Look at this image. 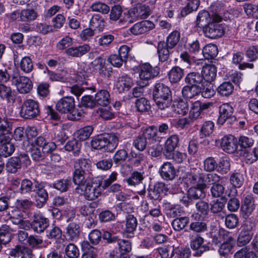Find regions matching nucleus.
Listing matches in <instances>:
<instances>
[{
  "label": "nucleus",
  "instance_id": "f257e3e1",
  "mask_svg": "<svg viewBox=\"0 0 258 258\" xmlns=\"http://www.w3.org/2000/svg\"><path fill=\"white\" fill-rule=\"evenodd\" d=\"M73 182L75 184H82L85 180L92 175V162L87 158L76 159L74 164Z\"/></svg>",
  "mask_w": 258,
  "mask_h": 258
},
{
  "label": "nucleus",
  "instance_id": "f03ea898",
  "mask_svg": "<svg viewBox=\"0 0 258 258\" xmlns=\"http://www.w3.org/2000/svg\"><path fill=\"white\" fill-rule=\"evenodd\" d=\"M77 187L75 191L79 195H83L85 199L88 201H93L97 199L102 192V182L100 181L85 182L82 184H75Z\"/></svg>",
  "mask_w": 258,
  "mask_h": 258
},
{
  "label": "nucleus",
  "instance_id": "7ed1b4c3",
  "mask_svg": "<svg viewBox=\"0 0 258 258\" xmlns=\"http://www.w3.org/2000/svg\"><path fill=\"white\" fill-rule=\"evenodd\" d=\"M118 143V137L115 134H110L94 138L91 146L95 149H104L105 151L112 152L116 148Z\"/></svg>",
  "mask_w": 258,
  "mask_h": 258
},
{
  "label": "nucleus",
  "instance_id": "20e7f679",
  "mask_svg": "<svg viewBox=\"0 0 258 258\" xmlns=\"http://www.w3.org/2000/svg\"><path fill=\"white\" fill-rule=\"evenodd\" d=\"M39 103L31 99H27L22 104L20 115L25 119H32L40 114Z\"/></svg>",
  "mask_w": 258,
  "mask_h": 258
},
{
  "label": "nucleus",
  "instance_id": "39448f33",
  "mask_svg": "<svg viewBox=\"0 0 258 258\" xmlns=\"http://www.w3.org/2000/svg\"><path fill=\"white\" fill-rule=\"evenodd\" d=\"M12 84L16 86L17 91L21 94L29 93L33 88V83L28 77L15 75L11 80Z\"/></svg>",
  "mask_w": 258,
  "mask_h": 258
},
{
  "label": "nucleus",
  "instance_id": "423d86ee",
  "mask_svg": "<svg viewBox=\"0 0 258 258\" xmlns=\"http://www.w3.org/2000/svg\"><path fill=\"white\" fill-rule=\"evenodd\" d=\"M234 108L229 103H224L219 107V115L218 118V123L222 125L226 121L228 124H231L233 122L236 121V118L233 115Z\"/></svg>",
  "mask_w": 258,
  "mask_h": 258
},
{
  "label": "nucleus",
  "instance_id": "0eeeda50",
  "mask_svg": "<svg viewBox=\"0 0 258 258\" xmlns=\"http://www.w3.org/2000/svg\"><path fill=\"white\" fill-rule=\"evenodd\" d=\"M30 226L33 231L37 233H41L49 226V221L40 213L34 214Z\"/></svg>",
  "mask_w": 258,
  "mask_h": 258
},
{
  "label": "nucleus",
  "instance_id": "6e6552de",
  "mask_svg": "<svg viewBox=\"0 0 258 258\" xmlns=\"http://www.w3.org/2000/svg\"><path fill=\"white\" fill-rule=\"evenodd\" d=\"M46 183L44 182H36L34 185L35 192V201L37 208H42L48 199V194L45 188Z\"/></svg>",
  "mask_w": 258,
  "mask_h": 258
},
{
  "label": "nucleus",
  "instance_id": "1a4fd4ad",
  "mask_svg": "<svg viewBox=\"0 0 258 258\" xmlns=\"http://www.w3.org/2000/svg\"><path fill=\"white\" fill-rule=\"evenodd\" d=\"M160 73V68L152 67L149 63L141 64L139 66V77L141 80L148 81L156 77Z\"/></svg>",
  "mask_w": 258,
  "mask_h": 258
},
{
  "label": "nucleus",
  "instance_id": "9d476101",
  "mask_svg": "<svg viewBox=\"0 0 258 258\" xmlns=\"http://www.w3.org/2000/svg\"><path fill=\"white\" fill-rule=\"evenodd\" d=\"M203 32L206 37L211 39H216L224 35V29L222 24L217 23H210L204 27Z\"/></svg>",
  "mask_w": 258,
  "mask_h": 258
},
{
  "label": "nucleus",
  "instance_id": "9b49d317",
  "mask_svg": "<svg viewBox=\"0 0 258 258\" xmlns=\"http://www.w3.org/2000/svg\"><path fill=\"white\" fill-rule=\"evenodd\" d=\"M205 173L194 169L186 175V180L190 184L202 188H206Z\"/></svg>",
  "mask_w": 258,
  "mask_h": 258
},
{
  "label": "nucleus",
  "instance_id": "f8f14e48",
  "mask_svg": "<svg viewBox=\"0 0 258 258\" xmlns=\"http://www.w3.org/2000/svg\"><path fill=\"white\" fill-rule=\"evenodd\" d=\"M21 148L26 152H30L32 159L35 161H40L44 159V153L37 146L30 144L29 141H23Z\"/></svg>",
  "mask_w": 258,
  "mask_h": 258
},
{
  "label": "nucleus",
  "instance_id": "ddd939ff",
  "mask_svg": "<svg viewBox=\"0 0 258 258\" xmlns=\"http://www.w3.org/2000/svg\"><path fill=\"white\" fill-rule=\"evenodd\" d=\"M154 28V24L151 21L145 20L135 24L129 29L130 32L138 35L144 34Z\"/></svg>",
  "mask_w": 258,
  "mask_h": 258
},
{
  "label": "nucleus",
  "instance_id": "4468645a",
  "mask_svg": "<svg viewBox=\"0 0 258 258\" xmlns=\"http://www.w3.org/2000/svg\"><path fill=\"white\" fill-rule=\"evenodd\" d=\"M75 107V100L72 97H64L59 100L56 104V109L62 113H69Z\"/></svg>",
  "mask_w": 258,
  "mask_h": 258
},
{
  "label": "nucleus",
  "instance_id": "2eb2a0df",
  "mask_svg": "<svg viewBox=\"0 0 258 258\" xmlns=\"http://www.w3.org/2000/svg\"><path fill=\"white\" fill-rule=\"evenodd\" d=\"M221 147L225 152L232 153L237 149V140L232 135L225 136L221 139Z\"/></svg>",
  "mask_w": 258,
  "mask_h": 258
},
{
  "label": "nucleus",
  "instance_id": "dca6fc26",
  "mask_svg": "<svg viewBox=\"0 0 258 258\" xmlns=\"http://www.w3.org/2000/svg\"><path fill=\"white\" fill-rule=\"evenodd\" d=\"M91 49L90 46L88 44L82 45L71 46L65 50L67 55L73 57H81L87 54Z\"/></svg>",
  "mask_w": 258,
  "mask_h": 258
},
{
  "label": "nucleus",
  "instance_id": "f3484780",
  "mask_svg": "<svg viewBox=\"0 0 258 258\" xmlns=\"http://www.w3.org/2000/svg\"><path fill=\"white\" fill-rule=\"evenodd\" d=\"M255 201L250 195H247L243 200L241 207V214L243 218H248L255 208Z\"/></svg>",
  "mask_w": 258,
  "mask_h": 258
},
{
  "label": "nucleus",
  "instance_id": "a211bd4d",
  "mask_svg": "<svg viewBox=\"0 0 258 258\" xmlns=\"http://www.w3.org/2000/svg\"><path fill=\"white\" fill-rule=\"evenodd\" d=\"M159 173L162 178L166 180H172L176 176L175 168L169 162L164 163L160 168Z\"/></svg>",
  "mask_w": 258,
  "mask_h": 258
},
{
  "label": "nucleus",
  "instance_id": "6ab92c4d",
  "mask_svg": "<svg viewBox=\"0 0 258 258\" xmlns=\"http://www.w3.org/2000/svg\"><path fill=\"white\" fill-rule=\"evenodd\" d=\"M66 234L70 240H77L81 233V226L77 222L70 223L66 228Z\"/></svg>",
  "mask_w": 258,
  "mask_h": 258
},
{
  "label": "nucleus",
  "instance_id": "aec40b11",
  "mask_svg": "<svg viewBox=\"0 0 258 258\" xmlns=\"http://www.w3.org/2000/svg\"><path fill=\"white\" fill-rule=\"evenodd\" d=\"M138 221L136 218L133 215H128L126 219L125 228L124 230L126 237H134Z\"/></svg>",
  "mask_w": 258,
  "mask_h": 258
},
{
  "label": "nucleus",
  "instance_id": "412c9836",
  "mask_svg": "<svg viewBox=\"0 0 258 258\" xmlns=\"http://www.w3.org/2000/svg\"><path fill=\"white\" fill-rule=\"evenodd\" d=\"M133 85L131 78L127 75L119 77L116 83V88L119 93L127 91Z\"/></svg>",
  "mask_w": 258,
  "mask_h": 258
},
{
  "label": "nucleus",
  "instance_id": "4be33fe9",
  "mask_svg": "<svg viewBox=\"0 0 258 258\" xmlns=\"http://www.w3.org/2000/svg\"><path fill=\"white\" fill-rule=\"evenodd\" d=\"M202 74L198 72L188 73L184 78L185 83L195 87H200L203 83L204 79Z\"/></svg>",
  "mask_w": 258,
  "mask_h": 258
},
{
  "label": "nucleus",
  "instance_id": "5701e85b",
  "mask_svg": "<svg viewBox=\"0 0 258 258\" xmlns=\"http://www.w3.org/2000/svg\"><path fill=\"white\" fill-rule=\"evenodd\" d=\"M143 135L149 141V143H160L162 137H160L157 132V127L154 125L150 126L146 128Z\"/></svg>",
  "mask_w": 258,
  "mask_h": 258
},
{
  "label": "nucleus",
  "instance_id": "b1692460",
  "mask_svg": "<svg viewBox=\"0 0 258 258\" xmlns=\"http://www.w3.org/2000/svg\"><path fill=\"white\" fill-rule=\"evenodd\" d=\"M154 98L171 97V92L170 88L166 85L162 84H156L153 91Z\"/></svg>",
  "mask_w": 258,
  "mask_h": 258
},
{
  "label": "nucleus",
  "instance_id": "393cba45",
  "mask_svg": "<svg viewBox=\"0 0 258 258\" xmlns=\"http://www.w3.org/2000/svg\"><path fill=\"white\" fill-rule=\"evenodd\" d=\"M172 48L168 47L165 41H159L157 45V53L159 61L165 62L169 58L170 51Z\"/></svg>",
  "mask_w": 258,
  "mask_h": 258
},
{
  "label": "nucleus",
  "instance_id": "a878e982",
  "mask_svg": "<svg viewBox=\"0 0 258 258\" xmlns=\"http://www.w3.org/2000/svg\"><path fill=\"white\" fill-rule=\"evenodd\" d=\"M203 79L207 82L211 83L215 80L217 76V68L213 64L203 66L202 71Z\"/></svg>",
  "mask_w": 258,
  "mask_h": 258
},
{
  "label": "nucleus",
  "instance_id": "bb28decb",
  "mask_svg": "<svg viewBox=\"0 0 258 258\" xmlns=\"http://www.w3.org/2000/svg\"><path fill=\"white\" fill-rule=\"evenodd\" d=\"M165 188V184L162 182H158L148 190V197L151 200H158L161 198V194Z\"/></svg>",
  "mask_w": 258,
  "mask_h": 258
},
{
  "label": "nucleus",
  "instance_id": "cd10ccee",
  "mask_svg": "<svg viewBox=\"0 0 258 258\" xmlns=\"http://www.w3.org/2000/svg\"><path fill=\"white\" fill-rule=\"evenodd\" d=\"M200 87H195L188 84L184 86L181 91L182 97L186 99H190L198 96L201 92Z\"/></svg>",
  "mask_w": 258,
  "mask_h": 258
},
{
  "label": "nucleus",
  "instance_id": "c85d7f7f",
  "mask_svg": "<svg viewBox=\"0 0 258 258\" xmlns=\"http://www.w3.org/2000/svg\"><path fill=\"white\" fill-rule=\"evenodd\" d=\"M18 16L21 21L30 22L37 18L38 13L33 9H25L22 10L20 13H18Z\"/></svg>",
  "mask_w": 258,
  "mask_h": 258
},
{
  "label": "nucleus",
  "instance_id": "c756f323",
  "mask_svg": "<svg viewBox=\"0 0 258 258\" xmlns=\"http://www.w3.org/2000/svg\"><path fill=\"white\" fill-rule=\"evenodd\" d=\"M184 76V70L178 66H174L169 71L168 77L171 83L179 82Z\"/></svg>",
  "mask_w": 258,
  "mask_h": 258
},
{
  "label": "nucleus",
  "instance_id": "7c9ffc66",
  "mask_svg": "<svg viewBox=\"0 0 258 258\" xmlns=\"http://www.w3.org/2000/svg\"><path fill=\"white\" fill-rule=\"evenodd\" d=\"M110 94L106 90H100L95 96L96 104L101 106H107L110 103Z\"/></svg>",
  "mask_w": 258,
  "mask_h": 258
},
{
  "label": "nucleus",
  "instance_id": "2f4dec72",
  "mask_svg": "<svg viewBox=\"0 0 258 258\" xmlns=\"http://www.w3.org/2000/svg\"><path fill=\"white\" fill-rule=\"evenodd\" d=\"M81 147V141L74 139L68 141L64 147L67 151L73 152L75 156H78L80 154Z\"/></svg>",
  "mask_w": 258,
  "mask_h": 258
},
{
  "label": "nucleus",
  "instance_id": "473e14b6",
  "mask_svg": "<svg viewBox=\"0 0 258 258\" xmlns=\"http://www.w3.org/2000/svg\"><path fill=\"white\" fill-rule=\"evenodd\" d=\"M132 9L138 20L146 19L151 14L150 7L145 5H139Z\"/></svg>",
  "mask_w": 258,
  "mask_h": 258
},
{
  "label": "nucleus",
  "instance_id": "72a5a7b5",
  "mask_svg": "<svg viewBox=\"0 0 258 258\" xmlns=\"http://www.w3.org/2000/svg\"><path fill=\"white\" fill-rule=\"evenodd\" d=\"M253 236V233H249L241 230L237 239V245L238 247L245 246L249 243Z\"/></svg>",
  "mask_w": 258,
  "mask_h": 258
},
{
  "label": "nucleus",
  "instance_id": "f704fd0d",
  "mask_svg": "<svg viewBox=\"0 0 258 258\" xmlns=\"http://www.w3.org/2000/svg\"><path fill=\"white\" fill-rule=\"evenodd\" d=\"M202 52L205 59H210L217 55L218 49L216 44H209L203 48Z\"/></svg>",
  "mask_w": 258,
  "mask_h": 258
},
{
  "label": "nucleus",
  "instance_id": "c9c22d12",
  "mask_svg": "<svg viewBox=\"0 0 258 258\" xmlns=\"http://www.w3.org/2000/svg\"><path fill=\"white\" fill-rule=\"evenodd\" d=\"M186 6L181 11V15L185 17L190 13L196 11L200 4V0H187Z\"/></svg>",
  "mask_w": 258,
  "mask_h": 258
},
{
  "label": "nucleus",
  "instance_id": "e433bc0d",
  "mask_svg": "<svg viewBox=\"0 0 258 258\" xmlns=\"http://www.w3.org/2000/svg\"><path fill=\"white\" fill-rule=\"evenodd\" d=\"M211 18L209 12L207 11H200L197 17L196 23L199 27H203L210 23Z\"/></svg>",
  "mask_w": 258,
  "mask_h": 258
},
{
  "label": "nucleus",
  "instance_id": "4c0bfd02",
  "mask_svg": "<svg viewBox=\"0 0 258 258\" xmlns=\"http://www.w3.org/2000/svg\"><path fill=\"white\" fill-rule=\"evenodd\" d=\"M218 93L222 96H229L234 90V86L230 82H225L217 89Z\"/></svg>",
  "mask_w": 258,
  "mask_h": 258
},
{
  "label": "nucleus",
  "instance_id": "58836bf2",
  "mask_svg": "<svg viewBox=\"0 0 258 258\" xmlns=\"http://www.w3.org/2000/svg\"><path fill=\"white\" fill-rule=\"evenodd\" d=\"M204 189L199 187L192 186L189 188L187 194L189 198H191L193 201L202 199L206 196Z\"/></svg>",
  "mask_w": 258,
  "mask_h": 258
},
{
  "label": "nucleus",
  "instance_id": "ea45409f",
  "mask_svg": "<svg viewBox=\"0 0 258 258\" xmlns=\"http://www.w3.org/2000/svg\"><path fill=\"white\" fill-rule=\"evenodd\" d=\"M179 142L178 136L176 135H172L168 137L165 144V149L167 152L169 153L174 151L177 147Z\"/></svg>",
  "mask_w": 258,
  "mask_h": 258
},
{
  "label": "nucleus",
  "instance_id": "a19ab883",
  "mask_svg": "<svg viewBox=\"0 0 258 258\" xmlns=\"http://www.w3.org/2000/svg\"><path fill=\"white\" fill-rule=\"evenodd\" d=\"M234 245V239L229 237L228 239L221 244L218 252L220 255L225 256L232 249Z\"/></svg>",
  "mask_w": 258,
  "mask_h": 258
},
{
  "label": "nucleus",
  "instance_id": "79ce46f5",
  "mask_svg": "<svg viewBox=\"0 0 258 258\" xmlns=\"http://www.w3.org/2000/svg\"><path fill=\"white\" fill-rule=\"evenodd\" d=\"M12 231L10 227L6 225L0 228V241L3 244H6L11 240Z\"/></svg>",
  "mask_w": 258,
  "mask_h": 258
},
{
  "label": "nucleus",
  "instance_id": "37998d69",
  "mask_svg": "<svg viewBox=\"0 0 258 258\" xmlns=\"http://www.w3.org/2000/svg\"><path fill=\"white\" fill-rule=\"evenodd\" d=\"M201 112L200 101H191L190 108L189 111V118L191 119H197L200 116Z\"/></svg>",
  "mask_w": 258,
  "mask_h": 258
},
{
  "label": "nucleus",
  "instance_id": "c03bdc74",
  "mask_svg": "<svg viewBox=\"0 0 258 258\" xmlns=\"http://www.w3.org/2000/svg\"><path fill=\"white\" fill-rule=\"evenodd\" d=\"M189 219L187 217H181L174 219L171 223L173 229L179 231L186 226L189 223Z\"/></svg>",
  "mask_w": 258,
  "mask_h": 258
},
{
  "label": "nucleus",
  "instance_id": "a18cd8bd",
  "mask_svg": "<svg viewBox=\"0 0 258 258\" xmlns=\"http://www.w3.org/2000/svg\"><path fill=\"white\" fill-rule=\"evenodd\" d=\"M115 243L120 254H128L132 250V243L129 240L118 238Z\"/></svg>",
  "mask_w": 258,
  "mask_h": 258
},
{
  "label": "nucleus",
  "instance_id": "49530a36",
  "mask_svg": "<svg viewBox=\"0 0 258 258\" xmlns=\"http://www.w3.org/2000/svg\"><path fill=\"white\" fill-rule=\"evenodd\" d=\"M208 234L209 237L212 238V244L218 245L221 242L223 236L225 235V232L223 230L213 229Z\"/></svg>",
  "mask_w": 258,
  "mask_h": 258
},
{
  "label": "nucleus",
  "instance_id": "de8ad7c7",
  "mask_svg": "<svg viewBox=\"0 0 258 258\" xmlns=\"http://www.w3.org/2000/svg\"><path fill=\"white\" fill-rule=\"evenodd\" d=\"M189 238L190 240V247L192 249H199L204 242V238L200 235L189 233Z\"/></svg>",
  "mask_w": 258,
  "mask_h": 258
},
{
  "label": "nucleus",
  "instance_id": "09e8293b",
  "mask_svg": "<svg viewBox=\"0 0 258 258\" xmlns=\"http://www.w3.org/2000/svg\"><path fill=\"white\" fill-rule=\"evenodd\" d=\"M105 60L100 56L96 57L92 62L91 65L98 70L99 74L105 76L106 68L105 66Z\"/></svg>",
  "mask_w": 258,
  "mask_h": 258
},
{
  "label": "nucleus",
  "instance_id": "8fccbe9b",
  "mask_svg": "<svg viewBox=\"0 0 258 258\" xmlns=\"http://www.w3.org/2000/svg\"><path fill=\"white\" fill-rule=\"evenodd\" d=\"M156 104L160 110L168 109L172 105L171 97L154 98Z\"/></svg>",
  "mask_w": 258,
  "mask_h": 258
},
{
  "label": "nucleus",
  "instance_id": "3c124183",
  "mask_svg": "<svg viewBox=\"0 0 258 258\" xmlns=\"http://www.w3.org/2000/svg\"><path fill=\"white\" fill-rule=\"evenodd\" d=\"M143 173L135 171L132 173L130 177L126 179L128 185L135 186L142 183L144 179Z\"/></svg>",
  "mask_w": 258,
  "mask_h": 258
},
{
  "label": "nucleus",
  "instance_id": "603ef678",
  "mask_svg": "<svg viewBox=\"0 0 258 258\" xmlns=\"http://www.w3.org/2000/svg\"><path fill=\"white\" fill-rule=\"evenodd\" d=\"M180 38V33L176 30L173 31L168 36L165 43L168 47L173 48L178 43Z\"/></svg>",
  "mask_w": 258,
  "mask_h": 258
},
{
  "label": "nucleus",
  "instance_id": "864d4df0",
  "mask_svg": "<svg viewBox=\"0 0 258 258\" xmlns=\"http://www.w3.org/2000/svg\"><path fill=\"white\" fill-rule=\"evenodd\" d=\"M34 190L33 184L31 180L28 179H24L21 181V184L19 188V192L24 195L30 194Z\"/></svg>",
  "mask_w": 258,
  "mask_h": 258
},
{
  "label": "nucleus",
  "instance_id": "5fc2aeb1",
  "mask_svg": "<svg viewBox=\"0 0 258 258\" xmlns=\"http://www.w3.org/2000/svg\"><path fill=\"white\" fill-rule=\"evenodd\" d=\"M91 27L97 28L99 31H102L105 26V22L103 19L99 15H94L90 21Z\"/></svg>",
  "mask_w": 258,
  "mask_h": 258
},
{
  "label": "nucleus",
  "instance_id": "6e6d98bb",
  "mask_svg": "<svg viewBox=\"0 0 258 258\" xmlns=\"http://www.w3.org/2000/svg\"><path fill=\"white\" fill-rule=\"evenodd\" d=\"M21 166L15 157H11L6 164V169L8 172L14 173L17 172Z\"/></svg>",
  "mask_w": 258,
  "mask_h": 258
},
{
  "label": "nucleus",
  "instance_id": "4d7b16f0",
  "mask_svg": "<svg viewBox=\"0 0 258 258\" xmlns=\"http://www.w3.org/2000/svg\"><path fill=\"white\" fill-rule=\"evenodd\" d=\"M218 167V164L215 158L212 157L206 158L203 162V169L208 172L214 171Z\"/></svg>",
  "mask_w": 258,
  "mask_h": 258
},
{
  "label": "nucleus",
  "instance_id": "13d9d810",
  "mask_svg": "<svg viewBox=\"0 0 258 258\" xmlns=\"http://www.w3.org/2000/svg\"><path fill=\"white\" fill-rule=\"evenodd\" d=\"M93 131V127L91 125L85 126L79 130L77 132V138L81 141H85L88 139Z\"/></svg>",
  "mask_w": 258,
  "mask_h": 258
},
{
  "label": "nucleus",
  "instance_id": "bf43d9fd",
  "mask_svg": "<svg viewBox=\"0 0 258 258\" xmlns=\"http://www.w3.org/2000/svg\"><path fill=\"white\" fill-rule=\"evenodd\" d=\"M66 255L69 258H77L80 254L79 250L74 243L67 244L64 250Z\"/></svg>",
  "mask_w": 258,
  "mask_h": 258
},
{
  "label": "nucleus",
  "instance_id": "052dcab7",
  "mask_svg": "<svg viewBox=\"0 0 258 258\" xmlns=\"http://www.w3.org/2000/svg\"><path fill=\"white\" fill-rule=\"evenodd\" d=\"M138 20L135 12L132 8L123 14L122 19L119 22L123 24H130Z\"/></svg>",
  "mask_w": 258,
  "mask_h": 258
},
{
  "label": "nucleus",
  "instance_id": "680f3d73",
  "mask_svg": "<svg viewBox=\"0 0 258 258\" xmlns=\"http://www.w3.org/2000/svg\"><path fill=\"white\" fill-rule=\"evenodd\" d=\"M33 205V202L28 199L18 200L15 203L16 209L25 212V210L30 209Z\"/></svg>",
  "mask_w": 258,
  "mask_h": 258
},
{
  "label": "nucleus",
  "instance_id": "e2e57ef3",
  "mask_svg": "<svg viewBox=\"0 0 258 258\" xmlns=\"http://www.w3.org/2000/svg\"><path fill=\"white\" fill-rule=\"evenodd\" d=\"M90 8L93 11L99 12L103 14H107L110 11L109 7L106 4L101 2L93 3Z\"/></svg>",
  "mask_w": 258,
  "mask_h": 258
},
{
  "label": "nucleus",
  "instance_id": "0e129e2a",
  "mask_svg": "<svg viewBox=\"0 0 258 258\" xmlns=\"http://www.w3.org/2000/svg\"><path fill=\"white\" fill-rule=\"evenodd\" d=\"M20 68L25 73H30L33 69V64L29 57H24L20 62Z\"/></svg>",
  "mask_w": 258,
  "mask_h": 258
},
{
  "label": "nucleus",
  "instance_id": "69168bd1",
  "mask_svg": "<svg viewBox=\"0 0 258 258\" xmlns=\"http://www.w3.org/2000/svg\"><path fill=\"white\" fill-rule=\"evenodd\" d=\"M70 179H60L52 184V187L61 192H64L68 190L71 185Z\"/></svg>",
  "mask_w": 258,
  "mask_h": 258
},
{
  "label": "nucleus",
  "instance_id": "338daca9",
  "mask_svg": "<svg viewBox=\"0 0 258 258\" xmlns=\"http://www.w3.org/2000/svg\"><path fill=\"white\" fill-rule=\"evenodd\" d=\"M174 106L176 107L175 111L179 114L185 115L189 111L187 102L183 100H180L175 102Z\"/></svg>",
  "mask_w": 258,
  "mask_h": 258
},
{
  "label": "nucleus",
  "instance_id": "774afa93",
  "mask_svg": "<svg viewBox=\"0 0 258 258\" xmlns=\"http://www.w3.org/2000/svg\"><path fill=\"white\" fill-rule=\"evenodd\" d=\"M231 183L235 188L240 187L244 181L243 175L240 173H232L230 178Z\"/></svg>",
  "mask_w": 258,
  "mask_h": 258
}]
</instances>
